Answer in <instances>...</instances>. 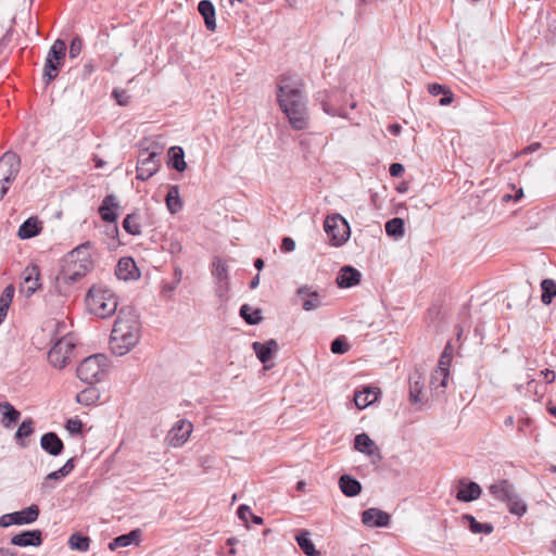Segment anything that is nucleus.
Here are the masks:
<instances>
[{
	"label": "nucleus",
	"instance_id": "f257e3e1",
	"mask_svg": "<svg viewBox=\"0 0 556 556\" xmlns=\"http://www.w3.org/2000/svg\"><path fill=\"white\" fill-rule=\"evenodd\" d=\"M92 249V243L86 241L63 257L61 270L56 276L59 286H72L93 269Z\"/></svg>",
	"mask_w": 556,
	"mask_h": 556
},
{
	"label": "nucleus",
	"instance_id": "f03ea898",
	"mask_svg": "<svg viewBox=\"0 0 556 556\" xmlns=\"http://www.w3.org/2000/svg\"><path fill=\"white\" fill-rule=\"evenodd\" d=\"M277 101L285 114L307 108L303 80L296 76L281 75L277 83Z\"/></svg>",
	"mask_w": 556,
	"mask_h": 556
},
{
	"label": "nucleus",
	"instance_id": "7ed1b4c3",
	"mask_svg": "<svg viewBox=\"0 0 556 556\" xmlns=\"http://www.w3.org/2000/svg\"><path fill=\"white\" fill-rule=\"evenodd\" d=\"M85 301L88 311L100 318H108L117 311V296L104 285L92 286Z\"/></svg>",
	"mask_w": 556,
	"mask_h": 556
},
{
	"label": "nucleus",
	"instance_id": "20e7f679",
	"mask_svg": "<svg viewBox=\"0 0 556 556\" xmlns=\"http://www.w3.org/2000/svg\"><path fill=\"white\" fill-rule=\"evenodd\" d=\"M76 338L67 333L60 338L48 353L49 363L59 369L64 368L75 357Z\"/></svg>",
	"mask_w": 556,
	"mask_h": 556
},
{
	"label": "nucleus",
	"instance_id": "39448f33",
	"mask_svg": "<svg viewBox=\"0 0 556 556\" xmlns=\"http://www.w3.org/2000/svg\"><path fill=\"white\" fill-rule=\"evenodd\" d=\"M106 358L102 354L86 357L77 367V377L88 384L99 382L105 376Z\"/></svg>",
	"mask_w": 556,
	"mask_h": 556
},
{
	"label": "nucleus",
	"instance_id": "423d86ee",
	"mask_svg": "<svg viewBox=\"0 0 556 556\" xmlns=\"http://www.w3.org/2000/svg\"><path fill=\"white\" fill-rule=\"evenodd\" d=\"M21 169V159L15 152H5L0 157V201L7 194L10 185L16 179Z\"/></svg>",
	"mask_w": 556,
	"mask_h": 556
},
{
	"label": "nucleus",
	"instance_id": "0eeeda50",
	"mask_svg": "<svg viewBox=\"0 0 556 556\" xmlns=\"http://www.w3.org/2000/svg\"><path fill=\"white\" fill-rule=\"evenodd\" d=\"M324 228L334 247L344 244L350 237V226L340 214L328 216L325 219Z\"/></svg>",
	"mask_w": 556,
	"mask_h": 556
},
{
	"label": "nucleus",
	"instance_id": "6e6552de",
	"mask_svg": "<svg viewBox=\"0 0 556 556\" xmlns=\"http://www.w3.org/2000/svg\"><path fill=\"white\" fill-rule=\"evenodd\" d=\"M111 333H140V323L131 307H123L118 311Z\"/></svg>",
	"mask_w": 556,
	"mask_h": 556
},
{
	"label": "nucleus",
	"instance_id": "1a4fd4ad",
	"mask_svg": "<svg viewBox=\"0 0 556 556\" xmlns=\"http://www.w3.org/2000/svg\"><path fill=\"white\" fill-rule=\"evenodd\" d=\"M140 340V333H111V351L119 356L127 354Z\"/></svg>",
	"mask_w": 556,
	"mask_h": 556
},
{
	"label": "nucleus",
	"instance_id": "9d476101",
	"mask_svg": "<svg viewBox=\"0 0 556 556\" xmlns=\"http://www.w3.org/2000/svg\"><path fill=\"white\" fill-rule=\"evenodd\" d=\"M160 167V153L150 152L144 156L140 155L137 163V179L146 181L151 178Z\"/></svg>",
	"mask_w": 556,
	"mask_h": 556
},
{
	"label": "nucleus",
	"instance_id": "9b49d317",
	"mask_svg": "<svg viewBox=\"0 0 556 556\" xmlns=\"http://www.w3.org/2000/svg\"><path fill=\"white\" fill-rule=\"evenodd\" d=\"M192 432L191 422L181 419L178 420L175 426L169 430L166 441L172 447H179L184 445Z\"/></svg>",
	"mask_w": 556,
	"mask_h": 556
},
{
	"label": "nucleus",
	"instance_id": "f8f14e48",
	"mask_svg": "<svg viewBox=\"0 0 556 556\" xmlns=\"http://www.w3.org/2000/svg\"><path fill=\"white\" fill-rule=\"evenodd\" d=\"M296 298L306 312L315 311L323 305V296L313 287L304 285L296 290Z\"/></svg>",
	"mask_w": 556,
	"mask_h": 556
},
{
	"label": "nucleus",
	"instance_id": "ddd939ff",
	"mask_svg": "<svg viewBox=\"0 0 556 556\" xmlns=\"http://www.w3.org/2000/svg\"><path fill=\"white\" fill-rule=\"evenodd\" d=\"M362 522L368 527H388L390 523V515L379 508H368L362 514Z\"/></svg>",
	"mask_w": 556,
	"mask_h": 556
},
{
	"label": "nucleus",
	"instance_id": "4468645a",
	"mask_svg": "<svg viewBox=\"0 0 556 556\" xmlns=\"http://www.w3.org/2000/svg\"><path fill=\"white\" fill-rule=\"evenodd\" d=\"M115 275L119 280H135L140 276L139 269L131 257H122L116 266Z\"/></svg>",
	"mask_w": 556,
	"mask_h": 556
},
{
	"label": "nucleus",
	"instance_id": "2eb2a0df",
	"mask_svg": "<svg viewBox=\"0 0 556 556\" xmlns=\"http://www.w3.org/2000/svg\"><path fill=\"white\" fill-rule=\"evenodd\" d=\"M362 274L358 269L345 265L343 266L337 276V285L340 288H352L361 282Z\"/></svg>",
	"mask_w": 556,
	"mask_h": 556
},
{
	"label": "nucleus",
	"instance_id": "dca6fc26",
	"mask_svg": "<svg viewBox=\"0 0 556 556\" xmlns=\"http://www.w3.org/2000/svg\"><path fill=\"white\" fill-rule=\"evenodd\" d=\"M119 207V203L114 194H108L100 207H99V214L102 218V220L106 223H116L118 215L115 212Z\"/></svg>",
	"mask_w": 556,
	"mask_h": 556
},
{
	"label": "nucleus",
	"instance_id": "f3484780",
	"mask_svg": "<svg viewBox=\"0 0 556 556\" xmlns=\"http://www.w3.org/2000/svg\"><path fill=\"white\" fill-rule=\"evenodd\" d=\"M11 543L16 546H40L42 543V533L40 530H27L15 534Z\"/></svg>",
	"mask_w": 556,
	"mask_h": 556
},
{
	"label": "nucleus",
	"instance_id": "a211bd4d",
	"mask_svg": "<svg viewBox=\"0 0 556 556\" xmlns=\"http://www.w3.org/2000/svg\"><path fill=\"white\" fill-rule=\"evenodd\" d=\"M41 448L51 456H59L64 450V443L55 432H47L40 439Z\"/></svg>",
	"mask_w": 556,
	"mask_h": 556
},
{
	"label": "nucleus",
	"instance_id": "6ab92c4d",
	"mask_svg": "<svg viewBox=\"0 0 556 556\" xmlns=\"http://www.w3.org/2000/svg\"><path fill=\"white\" fill-rule=\"evenodd\" d=\"M252 349L261 363L266 364L270 361L273 354L278 352L279 345L276 340L270 339L266 342H253Z\"/></svg>",
	"mask_w": 556,
	"mask_h": 556
},
{
	"label": "nucleus",
	"instance_id": "aec40b11",
	"mask_svg": "<svg viewBox=\"0 0 556 556\" xmlns=\"http://www.w3.org/2000/svg\"><path fill=\"white\" fill-rule=\"evenodd\" d=\"M494 498L507 503L516 494L515 488L507 480H500L489 488Z\"/></svg>",
	"mask_w": 556,
	"mask_h": 556
},
{
	"label": "nucleus",
	"instance_id": "412c9836",
	"mask_svg": "<svg viewBox=\"0 0 556 556\" xmlns=\"http://www.w3.org/2000/svg\"><path fill=\"white\" fill-rule=\"evenodd\" d=\"M42 230V223L37 216L27 218L18 228L17 236L22 240L31 239Z\"/></svg>",
	"mask_w": 556,
	"mask_h": 556
},
{
	"label": "nucleus",
	"instance_id": "4be33fe9",
	"mask_svg": "<svg viewBox=\"0 0 556 556\" xmlns=\"http://www.w3.org/2000/svg\"><path fill=\"white\" fill-rule=\"evenodd\" d=\"M198 11L204 20L205 27L214 31L216 29V10L211 0H201L198 4Z\"/></svg>",
	"mask_w": 556,
	"mask_h": 556
},
{
	"label": "nucleus",
	"instance_id": "5701e85b",
	"mask_svg": "<svg viewBox=\"0 0 556 556\" xmlns=\"http://www.w3.org/2000/svg\"><path fill=\"white\" fill-rule=\"evenodd\" d=\"M291 127L294 130H304L309 126L308 109L293 110L292 112L286 113Z\"/></svg>",
	"mask_w": 556,
	"mask_h": 556
},
{
	"label": "nucleus",
	"instance_id": "b1692460",
	"mask_svg": "<svg viewBox=\"0 0 556 556\" xmlns=\"http://www.w3.org/2000/svg\"><path fill=\"white\" fill-rule=\"evenodd\" d=\"M339 488L348 497H354L362 492L361 482L350 475H342L339 479Z\"/></svg>",
	"mask_w": 556,
	"mask_h": 556
},
{
	"label": "nucleus",
	"instance_id": "393cba45",
	"mask_svg": "<svg viewBox=\"0 0 556 556\" xmlns=\"http://www.w3.org/2000/svg\"><path fill=\"white\" fill-rule=\"evenodd\" d=\"M354 447L361 453L367 454L368 456L379 455V448L375 442L366 433H359L354 439Z\"/></svg>",
	"mask_w": 556,
	"mask_h": 556
},
{
	"label": "nucleus",
	"instance_id": "a878e982",
	"mask_svg": "<svg viewBox=\"0 0 556 556\" xmlns=\"http://www.w3.org/2000/svg\"><path fill=\"white\" fill-rule=\"evenodd\" d=\"M140 536H141V531L139 529L131 530L130 532H128L126 534H122V535L113 539L109 543V548L111 551H115L117 548L126 547L131 544H139Z\"/></svg>",
	"mask_w": 556,
	"mask_h": 556
},
{
	"label": "nucleus",
	"instance_id": "bb28decb",
	"mask_svg": "<svg viewBox=\"0 0 556 556\" xmlns=\"http://www.w3.org/2000/svg\"><path fill=\"white\" fill-rule=\"evenodd\" d=\"M424 379L419 371L409 376V400L413 404L422 403Z\"/></svg>",
	"mask_w": 556,
	"mask_h": 556
},
{
	"label": "nucleus",
	"instance_id": "cd10ccee",
	"mask_svg": "<svg viewBox=\"0 0 556 556\" xmlns=\"http://www.w3.org/2000/svg\"><path fill=\"white\" fill-rule=\"evenodd\" d=\"M462 521L464 525H467L469 530L472 532V533H483V534H491L494 530V527L492 523L490 522H485V523H482V522H479L477 521V519L470 515V514H465L462 516Z\"/></svg>",
	"mask_w": 556,
	"mask_h": 556
},
{
	"label": "nucleus",
	"instance_id": "c85d7f7f",
	"mask_svg": "<svg viewBox=\"0 0 556 556\" xmlns=\"http://www.w3.org/2000/svg\"><path fill=\"white\" fill-rule=\"evenodd\" d=\"M39 507L36 504H33L22 510L14 511V517L16 525H29L35 522L39 516Z\"/></svg>",
	"mask_w": 556,
	"mask_h": 556
},
{
	"label": "nucleus",
	"instance_id": "c756f323",
	"mask_svg": "<svg viewBox=\"0 0 556 556\" xmlns=\"http://www.w3.org/2000/svg\"><path fill=\"white\" fill-rule=\"evenodd\" d=\"M168 166L181 173L187 168L185 152L181 147L174 146L168 150Z\"/></svg>",
	"mask_w": 556,
	"mask_h": 556
},
{
	"label": "nucleus",
	"instance_id": "7c9ffc66",
	"mask_svg": "<svg viewBox=\"0 0 556 556\" xmlns=\"http://www.w3.org/2000/svg\"><path fill=\"white\" fill-rule=\"evenodd\" d=\"M482 490L476 482H469L464 488L459 489L456 498L460 502H472L480 497Z\"/></svg>",
	"mask_w": 556,
	"mask_h": 556
},
{
	"label": "nucleus",
	"instance_id": "2f4dec72",
	"mask_svg": "<svg viewBox=\"0 0 556 556\" xmlns=\"http://www.w3.org/2000/svg\"><path fill=\"white\" fill-rule=\"evenodd\" d=\"M295 541L302 552L307 556H320V553L315 548L314 543L309 539L308 531H301L295 535Z\"/></svg>",
	"mask_w": 556,
	"mask_h": 556
},
{
	"label": "nucleus",
	"instance_id": "473e14b6",
	"mask_svg": "<svg viewBox=\"0 0 556 556\" xmlns=\"http://www.w3.org/2000/svg\"><path fill=\"white\" fill-rule=\"evenodd\" d=\"M0 410L2 412V424L7 428L15 424L21 417V413L9 402L0 403Z\"/></svg>",
	"mask_w": 556,
	"mask_h": 556
},
{
	"label": "nucleus",
	"instance_id": "72a5a7b5",
	"mask_svg": "<svg viewBox=\"0 0 556 556\" xmlns=\"http://www.w3.org/2000/svg\"><path fill=\"white\" fill-rule=\"evenodd\" d=\"M451 354H442L439 359L437 369L433 372V378L441 376L442 380L439 383L440 387L445 388L447 384V378L450 375Z\"/></svg>",
	"mask_w": 556,
	"mask_h": 556
},
{
	"label": "nucleus",
	"instance_id": "f704fd0d",
	"mask_svg": "<svg viewBox=\"0 0 556 556\" xmlns=\"http://www.w3.org/2000/svg\"><path fill=\"white\" fill-rule=\"evenodd\" d=\"M166 205L170 213L176 214L182 208V201L179 195V187L170 186L166 194Z\"/></svg>",
	"mask_w": 556,
	"mask_h": 556
},
{
	"label": "nucleus",
	"instance_id": "c9c22d12",
	"mask_svg": "<svg viewBox=\"0 0 556 556\" xmlns=\"http://www.w3.org/2000/svg\"><path fill=\"white\" fill-rule=\"evenodd\" d=\"M378 399V393L370 389L357 392L354 395V402L357 408L364 409Z\"/></svg>",
	"mask_w": 556,
	"mask_h": 556
},
{
	"label": "nucleus",
	"instance_id": "e433bc0d",
	"mask_svg": "<svg viewBox=\"0 0 556 556\" xmlns=\"http://www.w3.org/2000/svg\"><path fill=\"white\" fill-rule=\"evenodd\" d=\"M212 274L216 280V282H229V276H228V266L225 261H223L219 257H216L213 262V270Z\"/></svg>",
	"mask_w": 556,
	"mask_h": 556
},
{
	"label": "nucleus",
	"instance_id": "4c0bfd02",
	"mask_svg": "<svg viewBox=\"0 0 556 556\" xmlns=\"http://www.w3.org/2000/svg\"><path fill=\"white\" fill-rule=\"evenodd\" d=\"M66 55V45L62 39H56L51 46L47 59H51V61H55L62 64L63 60Z\"/></svg>",
	"mask_w": 556,
	"mask_h": 556
},
{
	"label": "nucleus",
	"instance_id": "58836bf2",
	"mask_svg": "<svg viewBox=\"0 0 556 556\" xmlns=\"http://www.w3.org/2000/svg\"><path fill=\"white\" fill-rule=\"evenodd\" d=\"M542 296L541 301L545 305L551 304L553 299L556 296V281L553 279H544L541 282Z\"/></svg>",
	"mask_w": 556,
	"mask_h": 556
},
{
	"label": "nucleus",
	"instance_id": "ea45409f",
	"mask_svg": "<svg viewBox=\"0 0 556 556\" xmlns=\"http://www.w3.org/2000/svg\"><path fill=\"white\" fill-rule=\"evenodd\" d=\"M123 228L126 232L132 236H139L141 233V227L139 224V214H128L123 220Z\"/></svg>",
	"mask_w": 556,
	"mask_h": 556
},
{
	"label": "nucleus",
	"instance_id": "a19ab883",
	"mask_svg": "<svg viewBox=\"0 0 556 556\" xmlns=\"http://www.w3.org/2000/svg\"><path fill=\"white\" fill-rule=\"evenodd\" d=\"M100 399V393L98 389L90 387L86 388L81 392L77 394V402L81 405L89 406L93 403H96Z\"/></svg>",
	"mask_w": 556,
	"mask_h": 556
},
{
	"label": "nucleus",
	"instance_id": "79ce46f5",
	"mask_svg": "<svg viewBox=\"0 0 556 556\" xmlns=\"http://www.w3.org/2000/svg\"><path fill=\"white\" fill-rule=\"evenodd\" d=\"M240 316L249 325H257L262 320L261 309H253L249 304H243L240 307Z\"/></svg>",
	"mask_w": 556,
	"mask_h": 556
},
{
	"label": "nucleus",
	"instance_id": "37998d69",
	"mask_svg": "<svg viewBox=\"0 0 556 556\" xmlns=\"http://www.w3.org/2000/svg\"><path fill=\"white\" fill-rule=\"evenodd\" d=\"M33 432H34V421H33V419L27 418V419L23 420L22 424L20 425V427L15 433V439L18 441L21 446L25 447L26 444L23 441V439L30 437L33 434Z\"/></svg>",
	"mask_w": 556,
	"mask_h": 556
},
{
	"label": "nucleus",
	"instance_id": "c03bdc74",
	"mask_svg": "<svg viewBox=\"0 0 556 556\" xmlns=\"http://www.w3.org/2000/svg\"><path fill=\"white\" fill-rule=\"evenodd\" d=\"M386 232L388 236L399 238L404 235V220L400 217H394L386 223Z\"/></svg>",
	"mask_w": 556,
	"mask_h": 556
},
{
	"label": "nucleus",
	"instance_id": "a18cd8bd",
	"mask_svg": "<svg viewBox=\"0 0 556 556\" xmlns=\"http://www.w3.org/2000/svg\"><path fill=\"white\" fill-rule=\"evenodd\" d=\"M68 544L72 549L86 552L90 545V538L80 533H73L68 539Z\"/></svg>",
	"mask_w": 556,
	"mask_h": 556
},
{
	"label": "nucleus",
	"instance_id": "49530a36",
	"mask_svg": "<svg viewBox=\"0 0 556 556\" xmlns=\"http://www.w3.org/2000/svg\"><path fill=\"white\" fill-rule=\"evenodd\" d=\"M508 510L510 514L516 516H523L527 513V504L520 498V496L516 493L514 498L509 500L506 503Z\"/></svg>",
	"mask_w": 556,
	"mask_h": 556
},
{
	"label": "nucleus",
	"instance_id": "de8ad7c7",
	"mask_svg": "<svg viewBox=\"0 0 556 556\" xmlns=\"http://www.w3.org/2000/svg\"><path fill=\"white\" fill-rule=\"evenodd\" d=\"M60 67L61 63L51 61V59H46L43 67V78L46 79L47 84L51 83L56 78Z\"/></svg>",
	"mask_w": 556,
	"mask_h": 556
},
{
	"label": "nucleus",
	"instance_id": "09e8293b",
	"mask_svg": "<svg viewBox=\"0 0 556 556\" xmlns=\"http://www.w3.org/2000/svg\"><path fill=\"white\" fill-rule=\"evenodd\" d=\"M65 477H66L65 475H61L60 473V469L48 473L45 477V479H43V481L41 483V491H42V493H47L48 491L53 489V485L50 484L51 480H60V479L65 478Z\"/></svg>",
	"mask_w": 556,
	"mask_h": 556
},
{
	"label": "nucleus",
	"instance_id": "8fccbe9b",
	"mask_svg": "<svg viewBox=\"0 0 556 556\" xmlns=\"http://www.w3.org/2000/svg\"><path fill=\"white\" fill-rule=\"evenodd\" d=\"M330 350L333 354H344L349 351V344L344 338H336L330 345Z\"/></svg>",
	"mask_w": 556,
	"mask_h": 556
},
{
	"label": "nucleus",
	"instance_id": "3c124183",
	"mask_svg": "<svg viewBox=\"0 0 556 556\" xmlns=\"http://www.w3.org/2000/svg\"><path fill=\"white\" fill-rule=\"evenodd\" d=\"M81 50H83V39L79 36H76L72 39L71 45H70V51H68L70 58L71 59L77 58L81 53Z\"/></svg>",
	"mask_w": 556,
	"mask_h": 556
},
{
	"label": "nucleus",
	"instance_id": "603ef678",
	"mask_svg": "<svg viewBox=\"0 0 556 556\" xmlns=\"http://www.w3.org/2000/svg\"><path fill=\"white\" fill-rule=\"evenodd\" d=\"M83 421L80 419L71 418L66 421L65 428L71 434H79L83 431Z\"/></svg>",
	"mask_w": 556,
	"mask_h": 556
},
{
	"label": "nucleus",
	"instance_id": "864d4df0",
	"mask_svg": "<svg viewBox=\"0 0 556 556\" xmlns=\"http://www.w3.org/2000/svg\"><path fill=\"white\" fill-rule=\"evenodd\" d=\"M113 98L117 101L119 105H128L130 101V97L125 90L114 89L112 92Z\"/></svg>",
	"mask_w": 556,
	"mask_h": 556
},
{
	"label": "nucleus",
	"instance_id": "5fc2aeb1",
	"mask_svg": "<svg viewBox=\"0 0 556 556\" xmlns=\"http://www.w3.org/2000/svg\"><path fill=\"white\" fill-rule=\"evenodd\" d=\"M14 296L13 286H8L0 294V302L10 305Z\"/></svg>",
	"mask_w": 556,
	"mask_h": 556
},
{
	"label": "nucleus",
	"instance_id": "6e6d98bb",
	"mask_svg": "<svg viewBox=\"0 0 556 556\" xmlns=\"http://www.w3.org/2000/svg\"><path fill=\"white\" fill-rule=\"evenodd\" d=\"M237 515L243 522H248L249 518H251L253 514L250 506L243 504L238 507Z\"/></svg>",
	"mask_w": 556,
	"mask_h": 556
},
{
	"label": "nucleus",
	"instance_id": "4d7b16f0",
	"mask_svg": "<svg viewBox=\"0 0 556 556\" xmlns=\"http://www.w3.org/2000/svg\"><path fill=\"white\" fill-rule=\"evenodd\" d=\"M446 87L440 84H430L428 87V91L431 96L437 97L439 94H444L446 91H448Z\"/></svg>",
	"mask_w": 556,
	"mask_h": 556
},
{
	"label": "nucleus",
	"instance_id": "13d9d810",
	"mask_svg": "<svg viewBox=\"0 0 556 556\" xmlns=\"http://www.w3.org/2000/svg\"><path fill=\"white\" fill-rule=\"evenodd\" d=\"M280 248L283 252H292L295 249V242L292 238L285 237L281 241Z\"/></svg>",
	"mask_w": 556,
	"mask_h": 556
},
{
	"label": "nucleus",
	"instance_id": "bf43d9fd",
	"mask_svg": "<svg viewBox=\"0 0 556 556\" xmlns=\"http://www.w3.org/2000/svg\"><path fill=\"white\" fill-rule=\"evenodd\" d=\"M16 525L14 513L5 514L0 518V526L3 528Z\"/></svg>",
	"mask_w": 556,
	"mask_h": 556
},
{
	"label": "nucleus",
	"instance_id": "052dcab7",
	"mask_svg": "<svg viewBox=\"0 0 556 556\" xmlns=\"http://www.w3.org/2000/svg\"><path fill=\"white\" fill-rule=\"evenodd\" d=\"M75 468V458H70L66 463L60 468V473L68 476Z\"/></svg>",
	"mask_w": 556,
	"mask_h": 556
},
{
	"label": "nucleus",
	"instance_id": "680f3d73",
	"mask_svg": "<svg viewBox=\"0 0 556 556\" xmlns=\"http://www.w3.org/2000/svg\"><path fill=\"white\" fill-rule=\"evenodd\" d=\"M389 173L392 177H400L404 173V166L401 163H392Z\"/></svg>",
	"mask_w": 556,
	"mask_h": 556
},
{
	"label": "nucleus",
	"instance_id": "e2e57ef3",
	"mask_svg": "<svg viewBox=\"0 0 556 556\" xmlns=\"http://www.w3.org/2000/svg\"><path fill=\"white\" fill-rule=\"evenodd\" d=\"M217 289H216V295L220 299L224 298V295L228 292L229 289V282L225 285V282H216Z\"/></svg>",
	"mask_w": 556,
	"mask_h": 556
},
{
	"label": "nucleus",
	"instance_id": "0e129e2a",
	"mask_svg": "<svg viewBox=\"0 0 556 556\" xmlns=\"http://www.w3.org/2000/svg\"><path fill=\"white\" fill-rule=\"evenodd\" d=\"M453 92L451 90L446 91L443 97L439 100L440 105H448L453 102Z\"/></svg>",
	"mask_w": 556,
	"mask_h": 556
},
{
	"label": "nucleus",
	"instance_id": "69168bd1",
	"mask_svg": "<svg viewBox=\"0 0 556 556\" xmlns=\"http://www.w3.org/2000/svg\"><path fill=\"white\" fill-rule=\"evenodd\" d=\"M96 67L92 62H87L83 67V77L88 78L92 73H94Z\"/></svg>",
	"mask_w": 556,
	"mask_h": 556
},
{
	"label": "nucleus",
	"instance_id": "338daca9",
	"mask_svg": "<svg viewBox=\"0 0 556 556\" xmlns=\"http://www.w3.org/2000/svg\"><path fill=\"white\" fill-rule=\"evenodd\" d=\"M25 281L27 283H30L29 287H28V290H29L30 293L35 292L39 288L38 277L33 279L30 276H28V277L25 278Z\"/></svg>",
	"mask_w": 556,
	"mask_h": 556
},
{
	"label": "nucleus",
	"instance_id": "774afa93",
	"mask_svg": "<svg viewBox=\"0 0 556 556\" xmlns=\"http://www.w3.org/2000/svg\"><path fill=\"white\" fill-rule=\"evenodd\" d=\"M541 375L544 377L547 383H552L555 381V371L551 369H545L541 371Z\"/></svg>",
	"mask_w": 556,
	"mask_h": 556
}]
</instances>
